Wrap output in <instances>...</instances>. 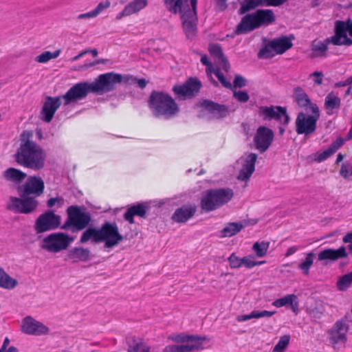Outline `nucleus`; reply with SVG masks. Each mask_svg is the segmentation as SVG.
<instances>
[{
    "label": "nucleus",
    "mask_w": 352,
    "mask_h": 352,
    "mask_svg": "<svg viewBox=\"0 0 352 352\" xmlns=\"http://www.w3.org/2000/svg\"><path fill=\"white\" fill-rule=\"evenodd\" d=\"M128 78L124 75L109 72L100 74L92 82H80L74 85L63 96L64 104L69 105L82 100L89 93L103 94L113 91L116 85Z\"/></svg>",
    "instance_id": "obj_1"
},
{
    "label": "nucleus",
    "mask_w": 352,
    "mask_h": 352,
    "mask_svg": "<svg viewBox=\"0 0 352 352\" xmlns=\"http://www.w3.org/2000/svg\"><path fill=\"white\" fill-rule=\"evenodd\" d=\"M45 184L38 176H30L24 184L17 187L20 197H10L7 209L16 213L30 214L38 206L36 197L41 196L44 191Z\"/></svg>",
    "instance_id": "obj_2"
},
{
    "label": "nucleus",
    "mask_w": 352,
    "mask_h": 352,
    "mask_svg": "<svg viewBox=\"0 0 352 352\" xmlns=\"http://www.w3.org/2000/svg\"><path fill=\"white\" fill-rule=\"evenodd\" d=\"M164 3L168 11L180 14L183 30L186 37L192 39L197 29V0H164Z\"/></svg>",
    "instance_id": "obj_3"
},
{
    "label": "nucleus",
    "mask_w": 352,
    "mask_h": 352,
    "mask_svg": "<svg viewBox=\"0 0 352 352\" xmlns=\"http://www.w3.org/2000/svg\"><path fill=\"white\" fill-rule=\"evenodd\" d=\"M14 157L18 164L34 171L43 169L45 165V152L38 144L30 140L21 142Z\"/></svg>",
    "instance_id": "obj_4"
},
{
    "label": "nucleus",
    "mask_w": 352,
    "mask_h": 352,
    "mask_svg": "<svg viewBox=\"0 0 352 352\" xmlns=\"http://www.w3.org/2000/svg\"><path fill=\"white\" fill-rule=\"evenodd\" d=\"M89 239L95 243L104 241L105 248H112L122 241L116 223H104L100 229L88 228L82 234L80 242L85 243Z\"/></svg>",
    "instance_id": "obj_5"
},
{
    "label": "nucleus",
    "mask_w": 352,
    "mask_h": 352,
    "mask_svg": "<svg viewBox=\"0 0 352 352\" xmlns=\"http://www.w3.org/2000/svg\"><path fill=\"white\" fill-rule=\"evenodd\" d=\"M148 106L156 118L169 119L176 116L179 111L175 100L169 94L162 91L151 92Z\"/></svg>",
    "instance_id": "obj_6"
},
{
    "label": "nucleus",
    "mask_w": 352,
    "mask_h": 352,
    "mask_svg": "<svg viewBox=\"0 0 352 352\" xmlns=\"http://www.w3.org/2000/svg\"><path fill=\"white\" fill-rule=\"evenodd\" d=\"M276 16L273 10L260 9L242 17L234 30L236 34H245L262 26H268L274 23Z\"/></svg>",
    "instance_id": "obj_7"
},
{
    "label": "nucleus",
    "mask_w": 352,
    "mask_h": 352,
    "mask_svg": "<svg viewBox=\"0 0 352 352\" xmlns=\"http://www.w3.org/2000/svg\"><path fill=\"white\" fill-rule=\"evenodd\" d=\"M233 197L234 192L229 188L208 190L201 198L200 207L204 212L213 211L228 203Z\"/></svg>",
    "instance_id": "obj_8"
},
{
    "label": "nucleus",
    "mask_w": 352,
    "mask_h": 352,
    "mask_svg": "<svg viewBox=\"0 0 352 352\" xmlns=\"http://www.w3.org/2000/svg\"><path fill=\"white\" fill-rule=\"evenodd\" d=\"M67 219L60 227L63 230L71 228L72 232L82 230L91 221V214L85 208L78 206H71L67 209Z\"/></svg>",
    "instance_id": "obj_9"
},
{
    "label": "nucleus",
    "mask_w": 352,
    "mask_h": 352,
    "mask_svg": "<svg viewBox=\"0 0 352 352\" xmlns=\"http://www.w3.org/2000/svg\"><path fill=\"white\" fill-rule=\"evenodd\" d=\"M311 114L304 112L298 113L295 121L296 131L298 135L304 134L308 136L316 132L317 122L320 118V110L317 104L311 105Z\"/></svg>",
    "instance_id": "obj_10"
},
{
    "label": "nucleus",
    "mask_w": 352,
    "mask_h": 352,
    "mask_svg": "<svg viewBox=\"0 0 352 352\" xmlns=\"http://www.w3.org/2000/svg\"><path fill=\"white\" fill-rule=\"evenodd\" d=\"M292 40L286 36H282L268 41L258 53L259 58H270L276 54H283L292 48Z\"/></svg>",
    "instance_id": "obj_11"
},
{
    "label": "nucleus",
    "mask_w": 352,
    "mask_h": 352,
    "mask_svg": "<svg viewBox=\"0 0 352 352\" xmlns=\"http://www.w3.org/2000/svg\"><path fill=\"white\" fill-rule=\"evenodd\" d=\"M73 241L74 238L65 233H52L42 240L41 248L48 252L57 253L66 250Z\"/></svg>",
    "instance_id": "obj_12"
},
{
    "label": "nucleus",
    "mask_w": 352,
    "mask_h": 352,
    "mask_svg": "<svg viewBox=\"0 0 352 352\" xmlns=\"http://www.w3.org/2000/svg\"><path fill=\"white\" fill-rule=\"evenodd\" d=\"M61 217L52 210H47L38 216L34 225L36 234L55 230L60 225Z\"/></svg>",
    "instance_id": "obj_13"
},
{
    "label": "nucleus",
    "mask_w": 352,
    "mask_h": 352,
    "mask_svg": "<svg viewBox=\"0 0 352 352\" xmlns=\"http://www.w3.org/2000/svg\"><path fill=\"white\" fill-rule=\"evenodd\" d=\"M351 30V20L346 21H336L335 22V34L327 38V42L335 45H351L352 39L348 38L347 33L350 34Z\"/></svg>",
    "instance_id": "obj_14"
},
{
    "label": "nucleus",
    "mask_w": 352,
    "mask_h": 352,
    "mask_svg": "<svg viewBox=\"0 0 352 352\" xmlns=\"http://www.w3.org/2000/svg\"><path fill=\"white\" fill-rule=\"evenodd\" d=\"M258 115L264 120H276L285 125L290 120L286 108L280 106H261L258 109Z\"/></svg>",
    "instance_id": "obj_15"
},
{
    "label": "nucleus",
    "mask_w": 352,
    "mask_h": 352,
    "mask_svg": "<svg viewBox=\"0 0 352 352\" xmlns=\"http://www.w3.org/2000/svg\"><path fill=\"white\" fill-rule=\"evenodd\" d=\"M349 325L343 320L337 321L330 329L329 340L334 349L344 346L347 341Z\"/></svg>",
    "instance_id": "obj_16"
},
{
    "label": "nucleus",
    "mask_w": 352,
    "mask_h": 352,
    "mask_svg": "<svg viewBox=\"0 0 352 352\" xmlns=\"http://www.w3.org/2000/svg\"><path fill=\"white\" fill-rule=\"evenodd\" d=\"M274 140V132L272 129L264 126H259L254 136L253 142L255 148L260 153L265 152Z\"/></svg>",
    "instance_id": "obj_17"
},
{
    "label": "nucleus",
    "mask_w": 352,
    "mask_h": 352,
    "mask_svg": "<svg viewBox=\"0 0 352 352\" xmlns=\"http://www.w3.org/2000/svg\"><path fill=\"white\" fill-rule=\"evenodd\" d=\"M21 330L28 335L43 336L50 333V329L32 316L25 317L21 322Z\"/></svg>",
    "instance_id": "obj_18"
},
{
    "label": "nucleus",
    "mask_w": 352,
    "mask_h": 352,
    "mask_svg": "<svg viewBox=\"0 0 352 352\" xmlns=\"http://www.w3.org/2000/svg\"><path fill=\"white\" fill-rule=\"evenodd\" d=\"M258 158L254 153H246L241 158V168L237 176L241 181H248L255 170V163Z\"/></svg>",
    "instance_id": "obj_19"
},
{
    "label": "nucleus",
    "mask_w": 352,
    "mask_h": 352,
    "mask_svg": "<svg viewBox=\"0 0 352 352\" xmlns=\"http://www.w3.org/2000/svg\"><path fill=\"white\" fill-rule=\"evenodd\" d=\"M63 96L54 98L47 96L46 98L41 111V119L42 120L50 122L52 120L56 110L61 105V99L64 101ZM63 104L65 105L64 103Z\"/></svg>",
    "instance_id": "obj_20"
},
{
    "label": "nucleus",
    "mask_w": 352,
    "mask_h": 352,
    "mask_svg": "<svg viewBox=\"0 0 352 352\" xmlns=\"http://www.w3.org/2000/svg\"><path fill=\"white\" fill-rule=\"evenodd\" d=\"M201 86V82L197 79L190 78L183 85H175L173 91L179 98L192 97L197 93Z\"/></svg>",
    "instance_id": "obj_21"
},
{
    "label": "nucleus",
    "mask_w": 352,
    "mask_h": 352,
    "mask_svg": "<svg viewBox=\"0 0 352 352\" xmlns=\"http://www.w3.org/2000/svg\"><path fill=\"white\" fill-rule=\"evenodd\" d=\"M348 253L344 246H341L338 249H324L320 251L318 254V259L320 261L334 262L340 258H346Z\"/></svg>",
    "instance_id": "obj_22"
},
{
    "label": "nucleus",
    "mask_w": 352,
    "mask_h": 352,
    "mask_svg": "<svg viewBox=\"0 0 352 352\" xmlns=\"http://www.w3.org/2000/svg\"><path fill=\"white\" fill-rule=\"evenodd\" d=\"M201 107L206 109L213 117L217 119L225 118L229 114L228 107L224 104H220L211 100H204Z\"/></svg>",
    "instance_id": "obj_23"
},
{
    "label": "nucleus",
    "mask_w": 352,
    "mask_h": 352,
    "mask_svg": "<svg viewBox=\"0 0 352 352\" xmlns=\"http://www.w3.org/2000/svg\"><path fill=\"white\" fill-rule=\"evenodd\" d=\"M2 177L6 182L19 186L27 177V174L19 169L10 167L2 173Z\"/></svg>",
    "instance_id": "obj_24"
},
{
    "label": "nucleus",
    "mask_w": 352,
    "mask_h": 352,
    "mask_svg": "<svg viewBox=\"0 0 352 352\" xmlns=\"http://www.w3.org/2000/svg\"><path fill=\"white\" fill-rule=\"evenodd\" d=\"M197 210L195 205H184L177 208L172 216V219L177 223H185L194 216Z\"/></svg>",
    "instance_id": "obj_25"
},
{
    "label": "nucleus",
    "mask_w": 352,
    "mask_h": 352,
    "mask_svg": "<svg viewBox=\"0 0 352 352\" xmlns=\"http://www.w3.org/2000/svg\"><path fill=\"white\" fill-rule=\"evenodd\" d=\"M209 52L214 59L217 64L221 66L222 69L228 72L230 69V64L225 56L221 47L218 44H211L208 48Z\"/></svg>",
    "instance_id": "obj_26"
},
{
    "label": "nucleus",
    "mask_w": 352,
    "mask_h": 352,
    "mask_svg": "<svg viewBox=\"0 0 352 352\" xmlns=\"http://www.w3.org/2000/svg\"><path fill=\"white\" fill-rule=\"evenodd\" d=\"M147 6V0H133L128 3L116 17V20L137 13Z\"/></svg>",
    "instance_id": "obj_27"
},
{
    "label": "nucleus",
    "mask_w": 352,
    "mask_h": 352,
    "mask_svg": "<svg viewBox=\"0 0 352 352\" xmlns=\"http://www.w3.org/2000/svg\"><path fill=\"white\" fill-rule=\"evenodd\" d=\"M210 339L206 336L198 335H189L187 344H184L186 352H192L204 349V343L209 342Z\"/></svg>",
    "instance_id": "obj_28"
},
{
    "label": "nucleus",
    "mask_w": 352,
    "mask_h": 352,
    "mask_svg": "<svg viewBox=\"0 0 352 352\" xmlns=\"http://www.w3.org/2000/svg\"><path fill=\"white\" fill-rule=\"evenodd\" d=\"M295 101L298 105L305 110L309 109L311 111V105L316 104L311 101L308 95L300 87H297L294 89Z\"/></svg>",
    "instance_id": "obj_29"
},
{
    "label": "nucleus",
    "mask_w": 352,
    "mask_h": 352,
    "mask_svg": "<svg viewBox=\"0 0 352 352\" xmlns=\"http://www.w3.org/2000/svg\"><path fill=\"white\" fill-rule=\"evenodd\" d=\"M67 256L74 263L86 262L90 258V251L89 249L82 247L74 248L68 252Z\"/></svg>",
    "instance_id": "obj_30"
},
{
    "label": "nucleus",
    "mask_w": 352,
    "mask_h": 352,
    "mask_svg": "<svg viewBox=\"0 0 352 352\" xmlns=\"http://www.w3.org/2000/svg\"><path fill=\"white\" fill-rule=\"evenodd\" d=\"M146 206L143 204H139L131 206L124 214L125 220L133 224L135 223L133 217H145Z\"/></svg>",
    "instance_id": "obj_31"
},
{
    "label": "nucleus",
    "mask_w": 352,
    "mask_h": 352,
    "mask_svg": "<svg viewBox=\"0 0 352 352\" xmlns=\"http://www.w3.org/2000/svg\"><path fill=\"white\" fill-rule=\"evenodd\" d=\"M329 43H331L327 42V38L325 41L313 42L311 45L310 57L312 58L317 57H326L327 56Z\"/></svg>",
    "instance_id": "obj_32"
},
{
    "label": "nucleus",
    "mask_w": 352,
    "mask_h": 352,
    "mask_svg": "<svg viewBox=\"0 0 352 352\" xmlns=\"http://www.w3.org/2000/svg\"><path fill=\"white\" fill-rule=\"evenodd\" d=\"M341 105V100L339 97L335 96L333 93L329 94L324 100V108L328 116H331L335 113L336 109H338Z\"/></svg>",
    "instance_id": "obj_33"
},
{
    "label": "nucleus",
    "mask_w": 352,
    "mask_h": 352,
    "mask_svg": "<svg viewBox=\"0 0 352 352\" xmlns=\"http://www.w3.org/2000/svg\"><path fill=\"white\" fill-rule=\"evenodd\" d=\"M126 343L128 346L127 352H139L148 346L142 338L134 336L126 337Z\"/></svg>",
    "instance_id": "obj_34"
},
{
    "label": "nucleus",
    "mask_w": 352,
    "mask_h": 352,
    "mask_svg": "<svg viewBox=\"0 0 352 352\" xmlns=\"http://www.w3.org/2000/svg\"><path fill=\"white\" fill-rule=\"evenodd\" d=\"M17 285V280L12 278L3 268L0 267V287L6 289H14Z\"/></svg>",
    "instance_id": "obj_35"
},
{
    "label": "nucleus",
    "mask_w": 352,
    "mask_h": 352,
    "mask_svg": "<svg viewBox=\"0 0 352 352\" xmlns=\"http://www.w3.org/2000/svg\"><path fill=\"white\" fill-rule=\"evenodd\" d=\"M276 313V311H270L267 310L263 311H252L250 314L243 315L238 316L236 320L239 322L246 321L252 318H260L263 317L270 318Z\"/></svg>",
    "instance_id": "obj_36"
},
{
    "label": "nucleus",
    "mask_w": 352,
    "mask_h": 352,
    "mask_svg": "<svg viewBox=\"0 0 352 352\" xmlns=\"http://www.w3.org/2000/svg\"><path fill=\"white\" fill-rule=\"evenodd\" d=\"M243 228V226L240 223H229L226 225V226L221 230V237H230L238 232H239L242 228Z\"/></svg>",
    "instance_id": "obj_37"
},
{
    "label": "nucleus",
    "mask_w": 352,
    "mask_h": 352,
    "mask_svg": "<svg viewBox=\"0 0 352 352\" xmlns=\"http://www.w3.org/2000/svg\"><path fill=\"white\" fill-rule=\"evenodd\" d=\"M260 6H265L264 0H244L241 3L239 14H243Z\"/></svg>",
    "instance_id": "obj_38"
},
{
    "label": "nucleus",
    "mask_w": 352,
    "mask_h": 352,
    "mask_svg": "<svg viewBox=\"0 0 352 352\" xmlns=\"http://www.w3.org/2000/svg\"><path fill=\"white\" fill-rule=\"evenodd\" d=\"M352 285V271L339 277L336 287L339 291H346Z\"/></svg>",
    "instance_id": "obj_39"
},
{
    "label": "nucleus",
    "mask_w": 352,
    "mask_h": 352,
    "mask_svg": "<svg viewBox=\"0 0 352 352\" xmlns=\"http://www.w3.org/2000/svg\"><path fill=\"white\" fill-rule=\"evenodd\" d=\"M315 254L313 252H309L306 254L305 259L298 265V268L305 275L309 274V269L314 263Z\"/></svg>",
    "instance_id": "obj_40"
},
{
    "label": "nucleus",
    "mask_w": 352,
    "mask_h": 352,
    "mask_svg": "<svg viewBox=\"0 0 352 352\" xmlns=\"http://www.w3.org/2000/svg\"><path fill=\"white\" fill-rule=\"evenodd\" d=\"M270 247V243L265 241L256 242L252 246V250L256 253L257 257H264Z\"/></svg>",
    "instance_id": "obj_41"
},
{
    "label": "nucleus",
    "mask_w": 352,
    "mask_h": 352,
    "mask_svg": "<svg viewBox=\"0 0 352 352\" xmlns=\"http://www.w3.org/2000/svg\"><path fill=\"white\" fill-rule=\"evenodd\" d=\"M60 54V50H57L54 52L45 51L35 58V60L40 63H45L51 59L57 58Z\"/></svg>",
    "instance_id": "obj_42"
},
{
    "label": "nucleus",
    "mask_w": 352,
    "mask_h": 352,
    "mask_svg": "<svg viewBox=\"0 0 352 352\" xmlns=\"http://www.w3.org/2000/svg\"><path fill=\"white\" fill-rule=\"evenodd\" d=\"M296 300H297V296L295 294H288L283 298L274 300L272 302V305L276 307H281L294 302Z\"/></svg>",
    "instance_id": "obj_43"
},
{
    "label": "nucleus",
    "mask_w": 352,
    "mask_h": 352,
    "mask_svg": "<svg viewBox=\"0 0 352 352\" xmlns=\"http://www.w3.org/2000/svg\"><path fill=\"white\" fill-rule=\"evenodd\" d=\"M243 265H244L247 268H252L256 265H260L265 263V261H255L254 256L252 255H249L247 256H244L242 258Z\"/></svg>",
    "instance_id": "obj_44"
},
{
    "label": "nucleus",
    "mask_w": 352,
    "mask_h": 352,
    "mask_svg": "<svg viewBox=\"0 0 352 352\" xmlns=\"http://www.w3.org/2000/svg\"><path fill=\"white\" fill-rule=\"evenodd\" d=\"M189 335L182 333H173L170 335L168 337V340H171L176 343L181 344H187V341H188Z\"/></svg>",
    "instance_id": "obj_45"
},
{
    "label": "nucleus",
    "mask_w": 352,
    "mask_h": 352,
    "mask_svg": "<svg viewBox=\"0 0 352 352\" xmlns=\"http://www.w3.org/2000/svg\"><path fill=\"white\" fill-rule=\"evenodd\" d=\"M289 342V336H282L278 340V343L275 345L273 352H283Z\"/></svg>",
    "instance_id": "obj_46"
},
{
    "label": "nucleus",
    "mask_w": 352,
    "mask_h": 352,
    "mask_svg": "<svg viewBox=\"0 0 352 352\" xmlns=\"http://www.w3.org/2000/svg\"><path fill=\"white\" fill-rule=\"evenodd\" d=\"M212 73L214 74L217 78L219 79L222 85L226 88L232 89V85L231 82L225 78L223 73L220 71L219 68H216L212 70Z\"/></svg>",
    "instance_id": "obj_47"
},
{
    "label": "nucleus",
    "mask_w": 352,
    "mask_h": 352,
    "mask_svg": "<svg viewBox=\"0 0 352 352\" xmlns=\"http://www.w3.org/2000/svg\"><path fill=\"white\" fill-rule=\"evenodd\" d=\"M340 175L345 179H349L352 176V164L350 163H343L341 165Z\"/></svg>",
    "instance_id": "obj_48"
},
{
    "label": "nucleus",
    "mask_w": 352,
    "mask_h": 352,
    "mask_svg": "<svg viewBox=\"0 0 352 352\" xmlns=\"http://www.w3.org/2000/svg\"><path fill=\"white\" fill-rule=\"evenodd\" d=\"M124 77L128 78L127 80H124L125 83L137 84L138 86L141 89H144L148 83V82L144 78L138 79L132 76H126V75H124Z\"/></svg>",
    "instance_id": "obj_49"
},
{
    "label": "nucleus",
    "mask_w": 352,
    "mask_h": 352,
    "mask_svg": "<svg viewBox=\"0 0 352 352\" xmlns=\"http://www.w3.org/2000/svg\"><path fill=\"white\" fill-rule=\"evenodd\" d=\"M111 6V3L109 0H106L104 1L100 2L97 6L92 10L94 14L97 17L101 12H102L104 10L108 9Z\"/></svg>",
    "instance_id": "obj_50"
},
{
    "label": "nucleus",
    "mask_w": 352,
    "mask_h": 352,
    "mask_svg": "<svg viewBox=\"0 0 352 352\" xmlns=\"http://www.w3.org/2000/svg\"><path fill=\"white\" fill-rule=\"evenodd\" d=\"M233 96L240 102H246L248 101L250 96L245 91H233Z\"/></svg>",
    "instance_id": "obj_51"
},
{
    "label": "nucleus",
    "mask_w": 352,
    "mask_h": 352,
    "mask_svg": "<svg viewBox=\"0 0 352 352\" xmlns=\"http://www.w3.org/2000/svg\"><path fill=\"white\" fill-rule=\"evenodd\" d=\"M228 260L232 268H238L243 265L242 258L236 256L234 254H232Z\"/></svg>",
    "instance_id": "obj_52"
},
{
    "label": "nucleus",
    "mask_w": 352,
    "mask_h": 352,
    "mask_svg": "<svg viewBox=\"0 0 352 352\" xmlns=\"http://www.w3.org/2000/svg\"><path fill=\"white\" fill-rule=\"evenodd\" d=\"M162 352H186L184 344L168 345L164 347Z\"/></svg>",
    "instance_id": "obj_53"
},
{
    "label": "nucleus",
    "mask_w": 352,
    "mask_h": 352,
    "mask_svg": "<svg viewBox=\"0 0 352 352\" xmlns=\"http://www.w3.org/2000/svg\"><path fill=\"white\" fill-rule=\"evenodd\" d=\"M333 153L329 148L324 151L322 153H318L316 154V160L318 162H323L332 155Z\"/></svg>",
    "instance_id": "obj_54"
},
{
    "label": "nucleus",
    "mask_w": 352,
    "mask_h": 352,
    "mask_svg": "<svg viewBox=\"0 0 352 352\" xmlns=\"http://www.w3.org/2000/svg\"><path fill=\"white\" fill-rule=\"evenodd\" d=\"M247 80L245 78L240 75H236L233 82L232 87L241 88L246 86Z\"/></svg>",
    "instance_id": "obj_55"
},
{
    "label": "nucleus",
    "mask_w": 352,
    "mask_h": 352,
    "mask_svg": "<svg viewBox=\"0 0 352 352\" xmlns=\"http://www.w3.org/2000/svg\"><path fill=\"white\" fill-rule=\"evenodd\" d=\"M64 204V199L62 197H52L47 200V206L49 208H52L55 205H58L59 207H61Z\"/></svg>",
    "instance_id": "obj_56"
},
{
    "label": "nucleus",
    "mask_w": 352,
    "mask_h": 352,
    "mask_svg": "<svg viewBox=\"0 0 352 352\" xmlns=\"http://www.w3.org/2000/svg\"><path fill=\"white\" fill-rule=\"evenodd\" d=\"M344 143V140L342 138H338L334 141L329 147L330 150L334 153H336Z\"/></svg>",
    "instance_id": "obj_57"
},
{
    "label": "nucleus",
    "mask_w": 352,
    "mask_h": 352,
    "mask_svg": "<svg viewBox=\"0 0 352 352\" xmlns=\"http://www.w3.org/2000/svg\"><path fill=\"white\" fill-rule=\"evenodd\" d=\"M201 62L203 65H204L207 67L206 72L208 74H212V70L214 69V68L212 64L209 61L208 56L206 55L201 56Z\"/></svg>",
    "instance_id": "obj_58"
},
{
    "label": "nucleus",
    "mask_w": 352,
    "mask_h": 352,
    "mask_svg": "<svg viewBox=\"0 0 352 352\" xmlns=\"http://www.w3.org/2000/svg\"><path fill=\"white\" fill-rule=\"evenodd\" d=\"M315 77L314 83L320 85L322 84L324 75L322 72H314L309 75V78Z\"/></svg>",
    "instance_id": "obj_59"
},
{
    "label": "nucleus",
    "mask_w": 352,
    "mask_h": 352,
    "mask_svg": "<svg viewBox=\"0 0 352 352\" xmlns=\"http://www.w3.org/2000/svg\"><path fill=\"white\" fill-rule=\"evenodd\" d=\"M266 6H280L285 3L287 0H264Z\"/></svg>",
    "instance_id": "obj_60"
},
{
    "label": "nucleus",
    "mask_w": 352,
    "mask_h": 352,
    "mask_svg": "<svg viewBox=\"0 0 352 352\" xmlns=\"http://www.w3.org/2000/svg\"><path fill=\"white\" fill-rule=\"evenodd\" d=\"M96 16L94 14L93 10H91L86 13L80 14L77 16V19L78 20L89 19H93V18H96Z\"/></svg>",
    "instance_id": "obj_61"
},
{
    "label": "nucleus",
    "mask_w": 352,
    "mask_h": 352,
    "mask_svg": "<svg viewBox=\"0 0 352 352\" xmlns=\"http://www.w3.org/2000/svg\"><path fill=\"white\" fill-rule=\"evenodd\" d=\"M105 63H106V60H104V59H98L92 63H90L89 64H86V65L82 66L81 69H87L89 67L95 66L96 65L100 64V63L104 64Z\"/></svg>",
    "instance_id": "obj_62"
},
{
    "label": "nucleus",
    "mask_w": 352,
    "mask_h": 352,
    "mask_svg": "<svg viewBox=\"0 0 352 352\" xmlns=\"http://www.w3.org/2000/svg\"><path fill=\"white\" fill-rule=\"evenodd\" d=\"M217 7L219 11H223L227 8V0H216Z\"/></svg>",
    "instance_id": "obj_63"
},
{
    "label": "nucleus",
    "mask_w": 352,
    "mask_h": 352,
    "mask_svg": "<svg viewBox=\"0 0 352 352\" xmlns=\"http://www.w3.org/2000/svg\"><path fill=\"white\" fill-rule=\"evenodd\" d=\"M343 242L345 243H352V232L346 234L343 237Z\"/></svg>",
    "instance_id": "obj_64"
}]
</instances>
